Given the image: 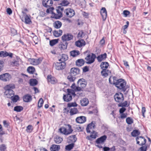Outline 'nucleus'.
Wrapping results in <instances>:
<instances>
[{
  "mask_svg": "<svg viewBox=\"0 0 151 151\" xmlns=\"http://www.w3.org/2000/svg\"><path fill=\"white\" fill-rule=\"evenodd\" d=\"M107 138L106 135H104L98 138L96 140V142L97 144H103Z\"/></svg>",
  "mask_w": 151,
  "mask_h": 151,
  "instance_id": "obj_14",
  "label": "nucleus"
},
{
  "mask_svg": "<svg viewBox=\"0 0 151 151\" xmlns=\"http://www.w3.org/2000/svg\"><path fill=\"white\" fill-rule=\"evenodd\" d=\"M62 141V138L58 136H56V137L54 138V141L55 143L57 144L60 143Z\"/></svg>",
  "mask_w": 151,
  "mask_h": 151,
  "instance_id": "obj_34",
  "label": "nucleus"
},
{
  "mask_svg": "<svg viewBox=\"0 0 151 151\" xmlns=\"http://www.w3.org/2000/svg\"><path fill=\"white\" fill-rule=\"evenodd\" d=\"M68 126L69 127L68 130L65 127H62L59 129V131L65 135H67L71 133L73 131L71 129V126L69 124H68Z\"/></svg>",
  "mask_w": 151,
  "mask_h": 151,
  "instance_id": "obj_4",
  "label": "nucleus"
},
{
  "mask_svg": "<svg viewBox=\"0 0 151 151\" xmlns=\"http://www.w3.org/2000/svg\"><path fill=\"white\" fill-rule=\"evenodd\" d=\"M68 80L71 82H73L75 80L76 77L73 76L72 75L70 74L67 77Z\"/></svg>",
  "mask_w": 151,
  "mask_h": 151,
  "instance_id": "obj_42",
  "label": "nucleus"
},
{
  "mask_svg": "<svg viewBox=\"0 0 151 151\" xmlns=\"http://www.w3.org/2000/svg\"><path fill=\"white\" fill-rule=\"evenodd\" d=\"M67 43H65V44H62L60 45L59 47L61 49V50H64L67 48Z\"/></svg>",
  "mask_w": 151,
  "mask_h": 151,
  "instance_id": "obj_50",
  "label": "nucleus"
},
{
  "mask_svg": "<svg viewBox=\"0 0 151 151\" xmlns=\"http://www.w3.org/2000/svg\"><path fill=\"white\" fill-rule=\"evenodd\" d=\"M63 10V8L61 6H58L56 9L57 14H55V17L56 18H59L62 17V12Z\"/></svg>",
  "mask_w": 151,
  "mask_h": 151,
  "instance_id": "obj_8",
  "label": "nucleus"
},
{
  "mask_svg": "<svg viewBox=\"0 0 151 151\" xmlns=\"http://www.w3.org/2000/svg\"><path fill=\"white\" fill-rule=\"evenodd\" d=\"M86 82L84 79H79L77 82V86H76L75 83H73L71 86V89H67V91L68 93V94H76L75 92L83 91V88L86 86Z\"/></svg>",
  "mask_w": 151,
  "mask_h": 151,
  "instance_id": "obj_1",
  "label": "nucleus"
},
{
  "mask_svg": "<svg viewBox=\"0 0 151 151\" xmlns=\"http://www.w3.org/2000/svg\"><path fill=\"white\" fill-rule=\"evenodd\" d=\"M65 62H57L55 63V67L57 70H61L64 69L65 68Z\"/></svg>",
  "mask_w": 151,
  "mask_h": 151,
  "instance_id": "obj_7",
  "label": "nucleus"
},
{
  "mask_svg": "<svg viewBox=\"0 0 151 151\" xmlns=\"http://www.w3.org/2000/svg\"><path fill=\"white\" fill-rule=\"evenodd\" d=\"M95 127V125L94 123L93 122H92L91 123L88 124L86 128L87 132L88 133H90L91 132L90 129H94V127Z\"/></svg>",
  "mask_w": 151,
  "mask_h": 151,
  "instance_id": "obj_23",
  "label": "nucleus"
},
{
  "mask_svg": "<svg viewBox=\"0 0 151 151\" xmlns=\"http://www.w3.org/2000/svg\"><path fill=\"white\" fill-rule=\"evenodd\" d=\"M127 123L129 124H131L133 122V119L130 117H127L126 119Z\"/></svg>",
  "mask_w": 151,
  "mask_h": 151,
  "instance_id": "obj_46",
  "label": "nucleus"
},
{
  "mask_svg": "<svg viewBox=\"0 0 151 151\" xmlns=\"http://www.w3.org/2000/svg\"><path fill=\"white\" fill-rule=\"evenodd\" d=\"M126 110V109L124 107H122L119 110V113L120 114L123 113L124 112L125 110Z\"/></svg>",
  "mask_w": 151,
  "mask_h": 151,
  "instance_id": "obj_64",
  "label": "nucleus"
},
{
  "mask_svg": "<svg viewBox=\"0 0 151 151\" xmlns=\"http://www.w3.org/2000/svg\"><path fill=\"white\" fill-rule=\"evenodd\" d=\"M73 36L70 34H64L62 37V39L63 41H70L73 39Z\"/></svg>",
  "mask_w": 151,
  "mask_h": 151,
  "instance_id": "obj_12",
  "label": "nucleus"
},
{
  "mask_svg": "<svg viewBox=\"0 0 151 151\" xmlns=\"http://www.w3.org/2000/svg\"><path fill=\"white\" fill-rule=\"evenodd\" d=\"M108 70H106V69H105L104 70H102L101 73L103 76L106 77L108 75Z\"/></svg>",
  "mask_w": 151,
  "mask_h": 151,
  "instance_id": "obj_40",
  "label": "nucleus"
},
{
  "mask_svg": "<svg viewBox=\"0 0 151 151\" xmlns=\"http://www.w3.org/2000/svg\"><path fill=\"white\" fill-rule=\"evenodd\" d=\"M127 101H125L124 103L120 104L119 105V106L121 107H126L127 106Z\"/></svg>",
  "mask_w": 151,
  "mask_h": 151,
  "instance_id": "obj_61",
  "label": "nucleus"
},
{
  "mask_svg": "<svg viewBox=\"0 0 151 151\" xmlns=\"http://www.w3.org/2000/svg\"><path fill=\"white\" fill-rule=\"evenodd\" d=\"M76 121L78 123L82 124L86 121V117L83 116H78L76 118Z\"/></svg>",
  "mask_w": 151,
  "mask_h": 151,
  "instance_id": "obj_17",
  "label": "nucleus"
},
{
  "mask_svg": "<svg viewBox=\"0 0 151 151\" xmlns=\"http://www.w3.org/2000/svg\"><path fill=\"white\" fill-rule=\"evenodd\" d=\"M101 14L102 16V19L103 21H105L106 18L107 13L106 10L104 7L102 8L100 11Z\"/></svg>",
  "mask_w": 151,
  "mask_h": 151,
  "instance_id": "obj_16",
  "label": "nucleus"
},
{
  "mask_svg": "<svg viewBox=\"0 0 151 151\" xmlns=\"http://www.w3.org/2000/svg\"><path fill=\"white\" fill-rule=\"evenodd\" d=\"M137 143L140 145L142 146L145 144L146 140L143 137L139 136L136 138Z\"/></svg>",
  "mask_w": 151,
  "mask_h": 151,
  "instance_id": "obj_10",
  "label": "nucleus"
},
{
  "mask_svg": "<svg viewBox=\"0 0 151 151\" xmlns=\"http://www.w3.org/2000/svg\"><path fill=\"white\" fill-rule=\"evenodd\" d=\"M106 57V53L101 55L97 57V59L99 62H101L105 59Z\"/></svg>",
  "mask_w": 151,
  "mask_h": 151,
  "instance_id": "obj_29",
  "label": "nucleus"
},
{
  "mask_svg": "<svg viewBox=\"0 0 151 151\" xmlns=\"http://www.w3.org/2000/svg\"><path fill=\"white\" fill-rule=\"evenodd\" d=\"M42 3L44 6L48 8L52 6L53 1L52 0H43Z\"/></svg>",
  "mask_w": 151,
  "mask_h": 151,
  "instance_id": "obj_13",
  "label": "nucleus"
},
{
  "mask_svg": "<svg viewBox=\"0 0 151 151\" xmlns=\"http://www.w3.org/2000/svg\"><path fill=\"white\" fill-rule=\"evenodd\" d=\"M69 4V2L67 0H64L62 1L60 4L63 6H67Z\"/></svg>",
  "mask_w": 151,
  "mask_h": 151,
  "instance_id": "obj_54",
  "label": "nucleus"
},
{
  "mask_svg": "<svg viewBox=\"0 0 151 151\" xmlns=\"http://www.w3.org/2000/svg\"><path fill=\"white\" fill-rule=\"evenodd\" d=\"M80 70L77 68H72L70 70V74L73 76H76L79 73Z\"/></svg>",
  "mask_w": 151,
  "mask_h": 151,
  "instance_id": "obj_20",
  "label": "nucleus"
},
{
  "mask_svg": "<svg viewBox=\"0 0 151 151\" xmlns=\"http://www.w3.org/2000/svg\"><path fill=\"white\" fill-rule=\"evenodd\" d=\"M147 147L143 146L140 147L138 150V151H146L147 150Z\"/></svg>",
  "mask_w": 151,
  "mask_h": 151,
  "instance_id": "obj_56",
  "label": "nucleus"
},
{
  "mask_svg": "<svg viewBox=\"0 0 151 151\" xmlns=\"http://www.w3.org/2000/svg\"><path fill=\"white\" fill-rule=\"evenodd\" d=\"M96 134H93L91 135L90 136H87L86 137V138L89 140H91V138L95 139L96 138Z\"/></svg>",
  "mask_w": 151,
  "mask_h": 151,
  "instance_id": "obj_57",
  "label": "nucleus"
},
{
  "mask_svg": "<svg viewBox=\"0 0 151 151\" xmlns=\"http://www.w3.org/2000/svg\"><path fill=\"white\" fill-rule=\"evenodd\" d=\"M116 86L123 92L125 91L129 88L128 85H126V83L122 79L118 80L114 83Z\"/></svg>",
  "mask_w": 151,
  "mask_h": 151,
  "instance_id": "obj_2",
  "label": "nucleus"
},
{
  "mask_svg": "<svg viewBox=\"0 0 151 151\" xmlns=\"http://www.w3.org/2000/svg\"><path fill=\"white\" fill-rule=\"evenodd\" d=\"M77 138L75 135L70 136L68 138V141L69 142H75L76 141Z\"/></svg>",
  "mask_w": 151,
  "mask_h": 151,
  "instance_id": "obj_27",
  "label": "nucleus"
},
{
  "mask_svg": "<svg viewBox=\"0 0 151 151\" xmlns=\"http://www.w3.org/2000/svg\"><path fill=\"white\" fill-rule=\"evenodd\" d=\"M85 44V42L83 40H79L76 42H75V45L76 46L79 47L84 46Z\"/></svg>",
  "mask_w": 151,
  "mask_h": 151,
  "instance_id": "obj_21",
  "label": "nucleus"
},
{
  "mask_svg": "<svg viewBox=\"0 0 151 151\" xmlns=\"http://www.w3.org/2000/svg\"><path fill=\"white\" fill-rule=\"evenodd\" d=\"M11 78L10 75L8 73H5L0 76V79L4 81H9Z\"/></svg>",
  "mask_w": 151,
  "mask_h": 151,
  "instance_id": "obj_9",
  "label": "nucleus"
},
{
  "mask_svg": "<svg viewBox=\"0 0 151 151\" xmlns=\"http://www.w3.org/2000/svg\"><path fill=\"white\" fill-rule=\"evenodd\" d=\"M10 98L13 102H16L19 99V97L17 95L12 96Z\"/></svg>",
  "mask_w": 151,
  "mask_h": 151,
  "instance_id": "obj_36",
  "label": "nucleus"
},
{
  "mask_svg": "<svg viewBox=\"0 0 151 151\" xmlns=\"http://www.w3.org/2000/svg\"><path fill=\"white\" fill-rule=\"evenodd\" d=\"M78 113V111L77 108H71L70 109V115H73L74 114H77Z\"/></svg>",
  "mask_w": 151,
  "mask_h": 151,
  "instance_id": "obj_30",
  "label": "nucleus"
},
{
  "mask_svg": "<svg viewBox=\"0 0 151 151\" xmlns=\"http://www.w3.org/2000/svg\"><path fill=\"white\" fill-rule=\"evenodd\" d=\"M84 35L83 32L82 31L80 32L78 34V37H81Z\"/></svg>",
  "mask_w": 151,
  "mask_h": 151,
  "instance_id": "obj_63",
  "label": "nucleus"
},
{
  "mask_svg": "<svg viewBox=\"0 0 151 151\" xmlns=\"http://www.w3.org/2000/svg\"><path fill=\"white\" fill-rule=\"evenodd\" d=\"M62 31L61 30H59L58 31L55 30L53 32V35L55 37H58L62 35Z\"/></svg>",
  "mask_w": 151,
  "mask_h": 151,
  "instance_id": "obj_32",
  "label": "nucleus"
},
{
  "mask_svg": "<svg viewBox=\"0 0 151 151\" xmlns=\"http://www.w3.org/2000/svg\"><path fill=\"white\" fill-rule=\"evenodd\" d=\"M96 58V55L92 53L91 55H88L85 58L86 63L88 64H91L93 63L94 61Z\"/></svg>",
  "mask_w": 151,
  "mask_h": 151,
  "instance_id": "obj_5",
  "label": "nucleus"
},
{
  "mask_svg": "<svg viewBox=\"0 0 151 151\" xmlns=\"http://www.w3.org/2000/svg\"><path fill=\"white\" fill-rule=\"evenodd\" d=\"M60 149V145H52L50 147L51 151H58Z\"/></svg>",
  "mask_w": 151,
  "mask_h": 151,
  "instance_id": "obj_24",
  "label": "nucleus"
},
{
  "mask_svg": "<svg viewBox=\"0 0 151 151\" xmlns=\"http://www.w3.org/2000/svg\"><path fill=\"white\" fill-rule=\"evenodd\" d=\"M27 70L29 73L32 74L35 71V68L33 67L29 66L27 68Z\"/></svg>",
  "mask_w": 151,
  "mask_h": 151,
  "instance_id": "obj_41",
  "label": "nucleus"
},
{
  "mask_svg": "<svg viewBox=\"0 0 151 151\" xmlns=\"http://www.w3.org/2000/svg\"><path fill=\"white\" fill-rule=\"evenodd\" d=\"M33 130V127L32 125H29L27 127L26 131L30 133L32 132Z\"/></svg>",
  "mask_w": 151,
  "mask_h": 151,
  "instance_id": "obj_53",
  "label": "nucleus"
},
{
  "mask_svg": "<svg viewBox=\"0 0 151 151\" xmlns=\"http://www.w3.org/2000/svg\"><path fill=\"white\" fill-rule=\"evenodd\" d=\"M123 14L125 17H127L130 14V12L127 10H124L123 12Z\"/></svg>",
  "mask_w": 151,
  "mask_h": 151,
  "instance_id": "obj_58",
  "label": "nucleus"
},
{
  "mask_svg": "<svg viewBox=\"0 0 151 151\" xmlns=\"http://www.w3.org/2000/svg\"><path fill=\"white\" fill-rule=\"evenodd\" d=\"M23 98V101L26 102H30L32 100V96L30 95H24Z\"/></svg>",
  "mask_w": 151,
  "mask_h": 151,
  "instance_id": "obj_25",
  "label": "nucleus"
},
{
  "mask_svg": "<svg viewBox=\"0 0 151 151\" xmlns=\"http://www.w3.org/2000/svg\"><path fill=\"white\" fill-rule=\"evenodd\" d=\"M29 83L30 85L34 86L37 84V81L35 79H31L30 80Z\"/></svg>",
  "mask_w": 151,
  "mask_h": 151,
  "instance_id": "obj_37",
  "label": "nucleus"
},
{
  "mask_svg": "<svg viewBox=\"0 0 151 151\" xmlns=\"http://www.w3.org/2000/svg\"><path fill=\"white\" fill-rule=\"evenodd\" d=\"M58 39H55L51 40L50 42V45L51 46H53L58 42Z\"/></svg>",
  "mask_w": 151,
  "mask_h": 151,
  "instance_id": "obj_44",
  "label": "nucleus"
},
{
  "mask_svg": "<svg viewBox=\"0 0 151 151\" xmlns=\"http://www.w3.org/2000/svg\"><path fill=\"white\" fill-rule=\"evenodd\" d=\"M25 22L26 24H29L31 22V20L29 17L27 16H26L24 17Z\"/></svg>",
  "mask_w": 151,
  "mask_h": 151,
  "instance_id": "obj_52",
  "label": "nucleus"
},
{
  "mask_svg": "<svg viewBox=\"0 0 151 151\" xmlns=\"http://www.w3.org/2000/svg\"><path fill=\"white\" fill-rule=\"evenodd\" d=\"M59 61L61 62H65V61L68 60V55L65 54H62L60 55L58 57Z\"/></svg>",
  "mask_w": 151,
  "mask_h": 151,
  "instance_id": "obj_18",
  "label": "nucleus"
},
{
  "mask_svg": "<svg viewBox=\"0 0 151 151\" xmlns=\"http://www.w3.org/2000/svg\"><path fill=\"white\" fill-rule=\"evenodd\" d=\"M13 54L11 52H8L6 51H1L0 52V57H6L9 56L11 58L12 57Z\"/></svg>",
  "mask_w": 151,
  "mask_h": 151,
  "instance_id": "obj_19",
  "label": "nucleus"
},
{
  "mask_svg": "<svg viewBox=\"0 0 151 151\" xmlns=\"http://www.w3.org/2000/svg\"><path fill=\"white\" fill-rule=\"evenodd\" d=\"M74 147V144L73 143L70 144L65 147V149L67 150H70Z\"/></svg>",
  "mask_w": 151,
  "mask_h": 151,
  "instance_id": "obj_49",
  "label": "nucleus"
},
{
  "mask_svg": "<svg viewBox=\"0 0 151 151\" xmlns=\"http://www.w3.org/2000/svg\"><path fill=\"white\" fill-rule=\"evenodd\" d=\"M64 13L67 17H69L73 16L75 14L74 11L70 8L66 9L64 11Z\"/></svg>",
  "mask_w": 151,
  "mask_h": 151,
  "instance_id": "obj_11",
  "label": "nucleus"
},
{
  "mask_svg": "<svg viewBox=\"0 0 151 151\" xmlns=\"http://www.w3.org/2000/svg\"><path fill=\"white\" fill-rule=\"evenodd\" d=\"M6 149V147L4 145L2 144L0 146V150L1 151H4Z\"/></svg>",
  "mask_w": 151,
  "mask_h": 151,
  "instance_id": "obj_59",
  "label": "nucleus"
},
{
  "mask_svg": "<svg viewBox=\"0 0 151 151\" xmlns=\"http://www.w3.org/2000/svg\"><path fill=\"white\" fill-rule=\"evenodd\" d=\"M28 60L30 64L33 65H37L41 62L42 59L41 58L38 59L30 58Z\"/></svg>",
  "mask_w": 151,
  "mask_h": 151,
  "instance_id": "obj_6",
  "label": "nucleus"
},
{
  "mask_svg": "<svg viewBox=\"0 0 151 151\" xmlns=\"http://www.w3.org/2000/svg\"><path fill=\"white\" fill-rule=\"evenodd\" d=\"M79 54V52L78 51L73 50L70 52V55L73 57H75Z\"/></svg>",
  "mask_w": 151,
  "mask_h": 151,
  "instance_id": "obj_43",
  "label": "nucleus"
},
{
  "mask_svg": "<svg viewBox=\"0 0 151 151\" xmlns=\"http://www.w3.org/2000/svg\"><path fill=\"white\" fill-rule=\"evenodd\" d=\"M62 25V23L59 21H56L54 23V27L57 29L60 28Z\"/></svg>",
  "mask_w": 151,
  "mask_h": 151,
  "instance_id": "obj_35",
  "label": "nucleus"
},
{
  "mask_svg": "<svg viewBox=\"0 0 151 151\" xmlns=\"http://www.w3.org/2000/svg\"><path fill=\"white\" fill-rule=\"evenodd\" d=\"M140 134V132L138 130H134L131 132V135L133 137H136L137 136Z\"/></svg>",
  "mask_w": 151,
  "mask_h": 151,
  "instance_id": "obj_39",
  "label": "nucleus"
},
{
  "mask_svg": "<svg viewBox=\"0 0 151 151\" xmlns=\"http://www.w3.org/2000/svg\"><path fill=\"white\" fill-rule=\"evenodd\" d=\"M47 79L48 82L51 84H54L57 82V80L55 78L51 75L47 76Z\"/></svg>",
  "mask_w": 151,
  "mask_h": 151,
  "instance_id": "obj_15",
  "label": "nucleus"
},
{
  "mask_svg": "<svg viewBox=\"0 0 151 151\" xmlns=\"http://www.w3.org/2000/svg\"><path fill=\"white\" fill-rule=\"evenodd\" d=\"M43 102L42 99L40 98L38 101V106L39 108H40L42 106Z\"/></svg>",
  "mask_w": 151,
  "mask_h": 151,
  "instance_id": "obj_47",
  "label": "nucleus"
},
{
  "mask_svg": "<svg viewBox=\"0 0 151 151\" xmlns=\"http://www.w3.org/2000/svg\"><path fill=\"white\" fill-rule=\"evenodd\" d=\"M14 88V85L13 84H9L6 86L4 87L5 94H14V93L12 89Z\"/></svg>",
  "mask_w": 151,
  "mask_h": 151,
  "instance_id": "obj_3",
  "label": "nucleus"
},
{
  "mask_svg": "<svg viewBox=\"0 0 151 151\" xmlns=\"http://www.w3.org/2000/svg\"><path fill=\"white\" fill-rule=\"evenodd\" d=\"M77 105V104L75 102L69 103L67 104L68 107H76Z\"/></svg>",
  "mask_w": 151,
  "mask_h": 151,
  "instance_id": "obj_48",
  "label": "nucleus"
},
{
  "mask_svg": "<svg viewBox=\"0 0 151 151\" xmlns=\"http://www.w3.org/2000/svg\"><path fill=\"white\" fill-rule=\"evenodd\" d=\"M23 109V108L21 106H17L14 108V110L17 112H20Z\"/></svg>",
  "mask_w": 151,
  "mask_h": 151,
  "instance_id": "obj_38",
  "label": "nucleus"
},
{
  "mask_svg": "<svg viewBox=\"0 0 151 151\" xmlns=\"http://www.w3.org/2000/svg\"><path fill=\"white\" fill-rule=\"evenodd\" d=\"M84 62L82 59H80L77 60L76 62V65L78 66H81L84 64Z\"/></svg>",
  "mask_w": 151,
  "mask_h": 151,
  "instance_id": "obj_33",
  "label": "nucleus"
},
{
  "mask_svg": "<svg viewBox=\"0 0 151 151\" xmlns=\"http://www.w3.org/2000/svg\"><path fill=\"white\" fill-rule=\"evenodd\" d=\"M108 66L109 63L107 62H102L100 65V67L103 70L106 69L108 67Z\"/></svg>",
  "mask_w": 151,
  "mask_h": 151,
  "instance_id": "obj_31",
  "label": "nucleus"
},
{
  "mask_svg": "<svg viewBox=\"0 0 151 151\" xmlns=\"http://www.w3.org/2000/svg\"><path fill=\"white\" fill-rule=\"evenodd\" d=\"M89 101L87 99L84 98L81 100V104L82 106H87L88 104Z\"/></svg>",
  "mask_w": 151,
  "mask_h": 151,
  "instance_id": "obj_26",
  "label": "nucleus"
},
{
  "mask_svg": "<svg viewBox=\"0 0 151 151\" xmlns=\"http://www.w3.org/2000/svg\"><path fill=\"white\" fill-rule=\"evenodd\" d=\"M11 32L12 35L13 36L16 35L17 34V31L16 30L13 28L11 29Z\"/></svg>",
  "mask_w": 151,
  "mask_h": 151,
  "instance_id": "obj_60",
  "label": "nucleus"
},
{
  "mask_svg": "<svg viewBox=\"0 0 151 151\" xmlns=\"http://www.w3.org/2000/svg\"><path fill=\"white\" fill-rule=\"evenodd\" d=\"M114 98L115 101L118 102H122L124 99L123 95H114Z\"/></svg>",
  "mask_w": 151,
  "mask_h": 151,
  "instance_id": "obj_22",
  "label": "nucleus"
},
{
  "mask_svg": "<svg viewBox=\"0 0 151 151\" xmlns=\"http://www.w3.org/2000/svg\"><path fill=\"white\" fill-rule=\"evenodd\" d=\"M10 64L12 65L18 66L19 65V60H14L12 62L10 63Z\"/></svg>",
  "mask_w": 151,
  "mask_h": 151,
  "instance_id": "obj_51",
  "label": "nucleus"
},
{
  "mask_svg": "<svg viewBox=\"0 0 151 151\" xmlns=\"http://www.w3.org/2000/svg\"><path fill=\"white\" fill-rule=\"evenodd\" d=\"M127 116V114L125 113H122L121 115V118L122 119H124L126 118Z\"/></svg>",
  "mask_w": 151,
  "mask_h": 151,
  "instance_id": "obj_62",
  "label": "nucleus"
},
{
  "mask_svg": "<svg viewBox=\"0 0 151 151\" xmlns=\"http://www.w3.org/2000/svg\"><path fill=\"white\" fill-rule=\"evenodd\" d=\"M54 9V8L53 7H50L47 9L46 12L48 13L53 14V11Z\"/></svg>",
  "mask_w": 151,
  "mask_h": 151,
  "instance_id": "obj_55",
  "label": "nucleus"
},
{
  "mask_svg": "<svg viewBox=\"0 0 151 151\" xmlns=\"http://www.w3.org/2000/svg\"><path fill=\"white\" fill-rule=\"evenodd\" d=\"M63 98L65 101L69 102L72 99L71 95H64Z\"/></svg>",
  "mask_w": 151,
  "mask_h": 151,
  "instance_id": "obj_28",
  "label": "nucleus"
},
{
  "mask_svg": "<svg viewBox=\"0 0 151 151\" xmlns=\"http://www.w3.org/2000/svg\"><path fill=\"white\" fill-rule=\"evenodd\" d=\"M75 2L77 4L81 5L84 4L85 1L84 0H75Z\"/></svg>",
  "mask_w": 151,
  "mask_h": 151,
  "instance_id": "obj_45",
  "label": "nucleus"
}]
</instances>
